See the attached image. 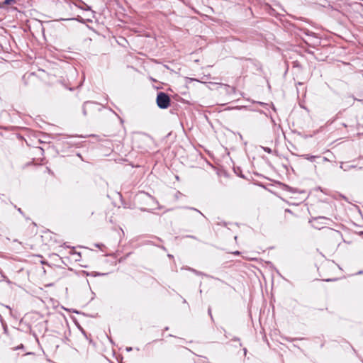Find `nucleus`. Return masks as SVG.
I'll use <instances>...</instances> for the list:
<instances>
[{
    "mask_svg": "<svg viewBox=\"0 0 363 363\" xmlns=\"http://www.w3.org/2000/svg\"><path fill=\"white\" fill-rule=\"evenodd\" d=\"M104 108L101 104L94 101H86L84 102L82 107V112L84 116L94 114L96 112L101 111Z\"/></svg>",
    "mask_w": 363,
    "mask_h": 363,
    "instance_id": "nucleus-1",
    "label": "nucleus"
},
{
    "mask_svg": "<svg viewBox=\"0 0 363 363\" xmlns=\"http://www.w3.org/2000/svg\"><path fill=\"white\" fill-rule=\"evenodd\" d=\"M156 102L159 108L165 109L169 106L170 98L167 94L159 92L157 96Z\"/></svg>",
    "mask_w": 363,
    "mask_h": 363,
    "instance_id": "nucleus-2",
    "label": "nucleus"
},
{
    "mask_svg": "<svg viewBox=\"0 0 363 363\" xmlns=\"http://www.w3.org/2000/svg\"><path fill=\"white\" fill-rule=\"evenodd\" d=\"M330 220L328 218L324 216H319L313 218L311 223H312V226L317 229H321L324 227L325 225H328V222Z\"/></svg>",
    "mask_w": 363,
    "mask_h": 363,
    "instance_id": "nucleus-3",
    "label": "nucleus"
},
{
    "mask_svg": "<svg viewBox=\"0 0 363 363\" xmlns=\"http://www.w3.org/2000/svg\"><path fill=\"white\" fill-rule=\"evenodd\" d=\"M304 159L309 160L311 162L315 161V159L317 157H319V156H315V155H302Z\"/></svg>",
    "mask_w": 363,
    "mask_h": 363,
    "instance_id": "nucleus-4",
    "label": "nucleus"
},
{
    "mask_svg": "<svg viewBox=\"0 0 363 363\" xmlns=\"http://www.w3.org/2000/svg\"><path fill=\"white\" fill-rule=\"evenodd\" d=\"M185 208H187V209H189L191 211H193L196 213H197L198 214L201 215V216L203 217H205V216L198 209L195 208H193V207H185Z\"/></svg>",
    "mask_w": 363,
    "mask_h": 363,
    "instance_id": "nucleus-5",
    "label": "nucleus"
},
{
    "mask_svg": "<svg viewBox=\"0 0 363 363\" xmlns=\"http://www.w3.org/2000/svg\"><path fill=\"white\" fill-rule=\"evenodd\" d=\"M189 270H190L191 272H194L195 274L196 275H203V274L201 272H199L194 269H191V268H189Z\"/></svg>",
    "mask_w": 363,
    "mask_h": 363,
    "instance_id": "nucleus-6",
    "label": "nucleus"
},
{
    "mask_svg": "<svg viewBox=\"0 0 363 363\" xmlns=\"http://www.w3.org/2000/svg\"><path fill=\"white\" fill-rule=\"evenodd\" d=\"M12 2H14L13 0H5L4 4H11Z\"/></svg>",
    "mask_w": 363,
    "mask_h": 363,
    "instance_id": "nucleus-7",
    "label": "nucleus"
},
{
    "mask_svg": "<svg viewBox=\"0 0 363 363\" xmlns=\"http://www.w3.org/2000/svg\"><path fill=\"white\" fill-rule=\"evenodd\" d=\"M24 347L23 344H21L19 346L14 348L15 350H17L18 349H23Z\"/></svg>",
    "mask_w": 363,
    "mask_h": 363,
    "instance_id": "nucleus-8",
    "label": "nucleus"
},
{
    "mask_svg": "<svg viewBox=\"0 0 363 363\" xmlns=\"http://www.w3.org/2000/svg\"><path fill=\"white\" fill-rule=\"evenodd\" d=\"M233 255H238L240 254V252L239 251H235L233 252Z\"/></svg>",
    "mask_w": 363,
    "mask_h": 363,
    "instance_id": "nucleus-9",
    "label": "nucleus"
},
{
    "mask_svg": "<svg viewBox=\"0 0 363 363\" xmlns=\"http://www.w3.org/2000/svg\"><path fill=\"white\" fill-rule=\"evenodd\" d=\"M335 279H325V281H335Z\"/></svg>",
    "mask_w": 363,
    "mask_h": 363,
    "instance_id": "nucleus-10",
    "label": "nucleus"
},
{
    "mask_svg": "<svg viewBox=\"0 0 363 363\" xmlns=\"http://www.w3.org/2000/svg\"><path fill=\"white\" fill-rule=\"evenodd\" d=\"M208 314H209V315H211V317L212 318V315H211V309L210 308H208Z\"/></svg>",
    "mask_w": 363,
    "mask_h": 363,
    "instance_id": "nucleus-11",
    "label": "nucleus"
},
{
    "mask_svg": "<svg viewBox=\"0 0 363 363\" xmlns=\"http://www.w3.org/2000/svg\"><path fill=\"white\" fill-rule=\"evenodd\" d=\"M243 351H244V354H245V355H246L247 352V349H246V348H244V349H243Z\"/></svg>",
    "mask_w": 363,
    "mask_h": 363,
    "instance_id": "nucleus-12",
    "label": "nucleus"
},
{
    "mask_svg": "<svg viewBox=\"0 0 363 363\" xmlns=\"http://www.w3.org/2000/svg\"><path fill=\"white\" fill-rule=\"evenodd\" d=\"M187 237H188V238H191L196 239V237H194V236H193V235H188Z\"/></svg>",
    "mask_w": 363,
    "mask_h": 363,
    "instance_id": "nucleus-13",
    "label": "nucleus"
},
{
    "mask_svg": "<svg viewBox=\"0 0 363 363\" xmlns=\"http://www.w3.org/2000/svg\"><path fill=\"white\" fill-rule=\"evenodd\" d=\"M127 351H131L132 350V348L131 347H127Z\"/></svg>",
    "mask_w": 363,
    "mask_h": 363,
    "instance_id": "nucleus-14",
    "label": "nucleus"
},
{
    "mask_svg": "<svg viewBox=\"0 0 363 363\" xmlns=\"http://www.w3.org/2000/svg\"><path fill=\"white\" fill-rule=\"evenodd\" d=\"M356 167L354 165H351L350 168H355Z\"/></svg>",
    "mask_w": 363,
    "mask_h": 363,
    "instance_id": "nucleus-15",
    "label": "nucleus"
},
{
    "mask_svg": "<svg viewBox=\"0 0 363 363\" xmlns=\"http://www.w3.org/2000/svg\"><path fill=\"white\" fill-rule=\"evenodd\" d=\"M267 151H268V152H270V149H267Z\"/></svg>",
    "mask_w": 363,
    "mask_h": 363,
    "instance_id": "nucleus-16",
    "label": "nucleus"
},
{
    "mask_svg": "<svg viewBox=\"0 0 363 363\" xmlns=\"http://www.w3.org/2000/svg\"><path fill=\"white\" fill-rule=\"evenodd\" d=\"M267 151H268V152H270V149H267Z\"/></svg>",
    "mask_w": 363,
    "mask_h": 363,
    "instance_id": "nucleus-17",
    "label": "nucleus"
},
{
    "mask_svg": "<svg viewBox=\"0 0 363 363\" xmlns=\"http://www.w3.org/2000/svg\"><path fill=\"white\" fill-rule=\"evenodd\" d=\"M83 334L86 337L85 332L83 331Z\"/></svg>",
    "mask_w": 363,
    "mask_h": 363,
    "instance_id": "nucleus-18",
    "label": "nucleus"
},
{
    "mask_svg": "<svg viewBox=\"0 0 363 363\" xmlns=\"http://www.w3.org/2000/svg\"><path fill=\"white\" fill-rule=\"evenodd\" d=\"M225 336L226 337H228V336L227 335L226 333H225Z\"/></svg>",
    "mask_w": 363,
    "mask_h": 363,
    "instance_id": "nucleus-19",
    "label": "nucleus"
},
{
    "mask_svg": "<svg viewBox=\"0 0 363 363\" xmlns=\"http://www.w3.org/2000/svg\"><path fill=\"white\" fill-rule=\"evenodd\" d=\"M14 1H16V0H13Z\"/></svg>",
    "mask_w": 363,
    "mask_h": 363,
    "instance_id": "nucleus-20",
    "label": "nucleus"
}]
</instances>
